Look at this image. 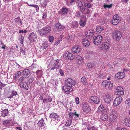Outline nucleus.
Segmentation results:
<instances>
[{"label":"nucleus","instance_id":"1","mask_svg":"<svg viewBox=\"0 0 130 130\" xmlns=\"http://www.w3.org/2000/svg\"><path fill=\"white\" fill-rule=\"evenodd\" d=\"M59 60L58 59L56 60L54 64H52L50 63L47 67L48 70H50L53 71L54 69H58L59 68V66L58 65Z\"/></svg>","mask_w":130,"mask_h":130},{"label":"nucleus","instance_id":"39","mask_svg":"<svg viewBox=\"0 0 130 130\" xmlns=\"http://www.w3.org/2000/svg\"><path fill=\"white\" fill-rule=\"evenodd\" d=\"M68 11V9L67 8H63L62 9V12L63 14H67Z\"/></svg>","mask_w":130,"mask_h":130},{"label":"nucleus","instance_id":"41","mask_svg":"<svg viewBox=\"0 0 130 130\" xmlns=\"http://www.w3.org/2000/svg\"><path fill=\"white\" fill-rule=\"evenodd\" d=\"M65 127L66 126H64L63 124H61L59 126L57 129L58 130H65Z\"/></svg>","mask_w":130,"mask_h":130},{"label":"nucleus","instance_id":"2","mask_svg":"<svg viewBox=\"0 0 130 130\" xmlns=\"http://www.w3.org/2000/svg\"><path fill=\"white\" fill-rule=\"evenodd\" d=\"M121 21L120 17L119 15L116 14L113 17V19L111 21V23L114 25L118 24Z\"/></svg>","mask_w":130,"mask_h":130},{"label":"nucleus","instance_id":"44","mask_svg":"<svg viewBox=\"0 0 130 130\" xmlns=\"http://www.w3.org/2000/svg\"><path fill=\"white\" fill-rule=\"evenodd\" d=\"M84 6L88 8H90L91 7V4L88 3H85L84 4Z\"/></svg>","mask_w":130,"mask_h":130},{"label":"nucleus","instance_id":"16","mask_svg":"<svg viewBox=\"0 0 130 130\" xmlns=\"http://www.w3.org/2000/svg\"><path fill=\"white\" fill-rule=\"evenodd\" d=\"M50 117L52 120L57 122H58L59 121L58 119V116L56 113L54 112H52L50 114Z\"/></svg>","mask_w":130,"mask_h":130},{"label":"nucleus","instance_id":"32","mask_svg":"<svg viewBox=\"0 0 130 130\" xmlns=\"http://www.w3.org/2000/svg\"><path fill=\"white\" fill-rule=\"evenodd\" d=\"M2 116L3 117H5L8 114V109H5L2 111Z\"/></svg>","mask_w":130,"mask_h":130},{"label":"nucleus","instance_id":"54","mask_svg":"<svg viewBox=\"0 0 130 130\" xmlns=\"http://www.w3.org/2000/svg\"><path fill=\"white\" fill-rule=\"evenodd\" d=\"M75 101L76 104H78L79 103V99L77 97L75 99Z\"/></svg>","mask_w":130,"mask_h":130},{"label":"nucleus","instance_id":"10","mask_svg":"<svg viewBox=\"0 0 130 130\" xmlns=\"http://www.w3.org/2000/svg\"><path fill=\"white\" fill-rule=\"evenodd\" d=\"M88 101L89 102H91L92 101H93L95 104H98L100 102V100L98 97L93 96L91 97Z\"/></svg>","mask_w":130,"mask_h":130},{"label":"nucleus","instance_id":"58","mask_svg":"<svg viewBox=\"0 0 130 130\" xmlns=\"http://www.w3.org/2000/svg\"><path fill=\"white\" fill-rule=\"evenodd\" d=\"M127 59L125 57H123L122 58L121 60L122 61L123 63L125 62L127 60Z\"/></svg>","mask_w":130,"mask_h":130},{"label":"nucleus","instance_id":"11","mask_svg":"<svg viewBox=\"0 0 130 130\" xmlns=\"http://www.w3.org/2000/svg\"><path fill=\"white\" fill-rule=\"evenodd\" d=\"M63 90L67 94H69L70 92L73 90V89L72 87H70L67 85L64 86L62 88Z\"/></svg>","mask_w":130,"mask_h":130},{"label":"nucleus","instance_id":"31","mask_svg":"<svg viewBox=\"0 0 130 130\" xmlns=\"http://www.w3.org/2000/svg\"><path fill=\"white\" fill-rule=\"evenodd\" d=\"M45 124V122L44 121V120L42 118L40 120L38 123V125L40 127H42V126H44Z\"/></svg>","mask_w":130,"mask_h":130},{"label":"nucleus","instance_id":"36","mask_svg":"<svg viewBox=\"0 0 130 130\" xmlns=\"http://www.w3.org/2000/svg\"><path fill=\"white\" fill-rule=\"evenodd\" d=\"M82 83L84 85H86L87 84L86 78L85 77H82L81 79Z\"/></svg>","mask_w":130,"mask_h":130},{"label":"nucleus","instance_id":"47","mask_svg":"<svg viewBox=\"0 0 130 130\" xmlns=\"http://www.w3.org/2000/svg\"><path fill=\"white\" fill-rule=\"evenodd\" d=\"M117 94L119 95H123L124 94V92L123 91V89L119 91H117Z\"/></svg>","mask_w":130,"mask_h":130},{"label":"nucleus","instance_id":"50","mask_svg":"<svg viewBox=\"0 0 130 130\" xmlns=\"http://www.w3.org/2000/svg\"><path fill=\"white\" fill-rule=\"evenodd\" d=\"M54 37L52 36H49V41L50 42H52L54 40Z\"/></svg>","mask_w":130,"mask_h":130},{"label":"nucleus","instance_id":"62","mask_svg":"<svg viewBox=\"0 0 130 130\" xmlns=\"http://www.w3.org/2000/svg\"><path fill=\"white\" fill-rule=\"evenodd\" d=\"M126 104H127L128 106H130V102L127 100L125 101Z\"/></svg>","mask_w":130,"mask_h":130},{"label":"nucleus","instance_id":"19","mask_svg":"<svg viewBox=\"0 0 130 130\" xmlns=\"http://www.w3.org/2000/svg\"><path fill=\"white\" fill-rule=\"evenodd\" d=\"M104 100L106 103L109 104L112 100V98L110 97V95L107 94L105 96Z\"/></svg>","mask_w":130,"mask_h":130},{"label":"nucleus","instance_id":"27","mask_svg":"<svg viewBox=\"0 0 130 130\" xmlns=\"http://www.w3.org/2000/svg\"><path fill=\"white\" fill-rule=\"evenodd\" d=\"M124 123L125 125L130 127V118H125Z\"/></svg>","mask_w":130,"mask_h":130},{"label":"nucleus","instance_id":"37","mask_svg":"<svg viewBox=\"0 0 130 130\" xmlns=\"http://www.w3.org/2000/svg\"><path fill=\"white\" fill-rule=\"evenodd\" d=\"M22 74V73L20 71H18L17 73H16L15 75L14 76V79H16L18 78V77L21 75Z\"/></svg>","mask_w":130,"mask_h":130},{"label":"nucleus","instance_id":"15","mask_svg":"<svg viewBox=\"0 0 130 130\" xmlns=\"http://www.w3.org/2000/svg\"><path fill=\"white\" fill-rule=\"evenodd\" d=\"M122 98L121 96H119L116 98L114 100L113 104L115 106H117L121 102Z\"/></svg>","mask_w":130,"mask_h":130},{"label":"nucleus","instance_id":"45","mask_svg":"<svg viewBox=\"0 0 130 130\" xmlns=\"http://www.w3.org/2000/svg\"><path fill=\"white\" fill-rule=\"evenodd\" d=\"M10 122V121L9 120H4L3 122V125L6 126L9 124Z\"/></svg>","mask_w":130,"mask_h":130},{"label":"nucleus","instance_id":"24","mask_svg":"<svg viewBox=\"0 0 130 130\" xmlns=\"http://www.w3.org/2000/svg\"><path fill=\"white\" fill-rule=\"evenodd\" d=\"M17 92L16 91L13 90L9 93V95L7 97L8 98H11L14 96L17 95Z\"/></svg>","mask_w":130,"mask_h":130},{"label":"nucleus","instance_id":"3","mask_svg":"<svg viewBox=\"0 0 130 130\" xmlns=\"http://www.w3.org/2000/svg\"><path fill=\"white\" fill-rule=\"evenodd\" d=\"M51 30V28L50 26L45 27L39 30L41 36L45 35L49 33Z\"/></svg>","mask_w":130,"mask_h":130},{"label":"nucleus","instance_id":"6","mask_svg":"<svg viewBox=\"0 0 130 130\" xmlns=\"http://www.w3.org/2000/svg\"><path fill=\"white\" fill-rule=\"evenodd\" d=\"M102 39V36L100 35H99L93 37V41L96 45H98L101 43Z\"/></svg>","mask_w":130,"mask_h":130},{"label":"nucleus","instance_id":"17","mask_svg":"<svg viewBox=\"0 0 130 130\" xmlns=\"http://www.w3.org/2000/svg\"><path fill=\"white\" fill-rule=\"evenodd\" d=\"M125 76V73L124 72H119L115 75L116 77L119 79L123 78Z\"/></svg>","mask_w":130,"mask_h":130},{"label":"nucleus","instance_id":"35","mask_svg":"<svg viewBox=\"0 0 130 130\" xmlns=\"http://www.w3.org/2000/svg\"><path fill=\"white\" fill-rule=\"evenodd\" d=\"M86 19L84 20H83V19H81L79 22V24L80 26H84L86 24Z\"/></svg>","mask_w":130,"mask_h":130},{"label":"nucleus","instance_id":"28","mask_svg":"<svg viewBox=\"0 0 130 130\" xmlns=\"http://www.w3.org/2000/svg\"><path fill=\"white\" fill-rule=\"evenodd\" d=\"M56 27L59 30H61L64 28V27L61 25L59 23H58L56 24Z\"/></svg>","mask_w":130,"mask_h":130},{"label":"nucleus","instance_id":"18","mask_svg":"<svg viewBox=\"0 0 130 130\" xmlns=\"http://www.w3.org/2000/svg\"><path fill=\"white\" fill-rule=\"evenodd\" d=\"M82 109L84 111L87 113L89 112L90 110V109L89 108L88 105L86 103H85L83 104Z\"/></svg>","mask_w":130,"mask_h":130},{"label":"nucleus","instance_id":"13","mask_svg":"<svg viewBox=\"0 0 130 130\" xmlns=\"http://www.w3.org/2000/svg\"><path fill=\"white\" fill-rule=\"evenodd\" d=\"M63 56L66 58H68L70 60H73L74 58V57L73 54L69 52H66L64 54Z\"/></svg>","mask_w":130,"mask_h":130},{"label":"nucleus","instance_id":"60","mask_svg":"<svg viewBox=\"0 0 130 130\" xmlns=\"http://www.w3.org/2000/svg\"><path fill=\"white\" fill-rule=\"evenodd\" d=\"M116 130H127V129L123 127V128H122L121 129H120V128L119 127H117L116 128Z\"/></svg>","mask_w":130,"mask_h":130},{"label":"nucleus","instance_id":"46","mask_svg":"<svg viewBox=\"0 0 130 130\" xmlns=\"http://www.w3.org/2000/svg\"><path fill=\"white\" fill-rule=\"evenodd\" d=\"M69 2L70 5H74L75 3L76 2V0H69Z\"/></svg>","mask_w":130,"mask_h":130},{"label":"nucleus","instance_id":"14","mask_svg":"<svg viewBox=\"0 0 130 130\" xmlns=\"http://www.w3.org/2000/svg\"><path fill=\"white\" fill-rule=\"evenodd\" d=\"M94 32L92 30H88L86 33L85 35L86 37L88 38H92L94 35Z\"/></svg>","mask_w":130,"mask_h":130},{"label":"nucleus","instance_id":"21","mask_svg":"<svg viewBox=\"0 0 130 130\" xmlns=\"http://www.w3.org/2000/svg\"><path fill=\"white\" fill-rule=\"evenodd\" d=\"M29 74L30 72L29 70L25 69L23 70V75L24 77L27 78L29 76Z\"/></svg>","mask_w":130,"mask_h":130},{"label":"nucleus","instance_id":"5","mask_svg":"<svg viewBox=\"0 0 130 130\" xmlns=\"http://www.w3.org/2000/svg\"><path fill=\"white\" fill-rule=\"evenodd\" d=\"M102 85L103 87H105L107 89H111L113 86V83L109 81L108 82L106 81H103L102 82Z\"/></svg>","mask_w":130,"mask_h":130},{"label":"nucleus","instance_id":"59","mask_svg":"<svg viewBox=\"0 0 130 130\" xmlns=\"http://www.w3.org/2000/svg\"><path fill=\"white\" fill-rule=\"evenodd\" d=\"M26 32L27 31L26 30H19V33H26Z\"/></svg>","mask_w":130,"mask_h":130},{"label":"nucleus","instance_id":"53","mask_svg":"<svg viewBox=\"0 0 130 130\" xmlns=\"http://www.w3.org/2000/svg\"><path fill=\"white\" fill-rule=\"evenodd\" d=\"M24 37L23 36H21L19 38V40L20 41V43L21 44H22L23 42V39Z\"/></svg>","mask_w":130,"mask_h":130},{"label":"nucleus","instance_id":"43","mask_svg":"<svg viewBox=\"0 0 130 130\" xmlns=\"http://www.w3.org/2000/svg\"><path fill=\"white\" fill-rule=\"evenodd\" d=\"M48 46V44L47 42H45L43 43L42 44V47L43 49H45L47 48Z\"/></svg>","mask_w":130,"mask_h":130},{"label":"nucleus","instance_id":"55","mask_svg":"<svg viewBox=\"0 0 130 130\" xmlns=\"http://www.w3.org/2000/svg\"><path fill=\"white\" fill-rule=\"evenodd\" d=\"M5 85V84H3L0 81V89H2L3 87H4Z\"/></svg>","mask_w":130,"mask_h":130},{"label":"nucleus","instance_id":"29","mask_svg":"<svg viewBox=\"0 0 130 130\" xmlns=\"http://www.w3.org/2000/svg\"><path fill=\"white\" fill-rule=\"evenodd\" d=\"M75 15L76 17H77L80 19H83L84 17V15H83L79 11H77L76 12L75 14Z\"/></svg>","mask_w":130,"mask_h":130},{"label":"nucleus","instance_id":"23","mask_svg":"<svg viewBox=\"0 0 130 130\" xmlns=\"http://www.w3.org/2000/svg\"><path fill=\"white\" fill-rule=\"evenodd\" d=\"M104 28L103 26H98L96 28V32L98 34H100L104 30Z\"/></svg>","mask_w":130,"mask_h":130},{"label":"nucleus","instance_id":"26","mask_svg":"<svg viewBox=\"0 0 130 130\" xmlns=\"http://www.w3.org/2000/svg\"><path fill=\"white\" fill-rule=\"evenodd\" d=\"M82 43L83 45L87 47L89 45V41L87 39H85L83 40Z\"/></svg>","mask_w":130,"mask_h":130},{"label":"nucleus","instance_id":"34","mask_svg":"<svg viewBox=\"0 0 130 130\" xmlns=\"http://www.w3.org/2000/svg\"><path fill=\"white\" fill-rule=\"evenodd\" d=\"M78 23L76 21H74L72 23L71 26L72 27L75 28L78 27Z\"/></svg>","mask_w":130,"mask_h":130},{"label":"nucleus","instance_id":"63","mask_svg":"<svg viewBox=\"0 0 130 130\" xmlns=\"http://www.w3.org/2000/svg\"><path fill=\"white\" fill-rule=\"evenodd\" d=\"M59 72L60 75L61 76H63L64 75V73L62 70L61 69H60L59 70Z\"/></svg>","mask_w":130,"mask_h":130},{"label":"nucleus","instance_id":"25","mask_svg":"<svg viewBox=\"0 0 130 130\" xmlns=\"http://www.w3.org/2000/svg\"><path fill=\"white\" fill-rule=\"evenodd\" d=\"M20 86L22 89H25L27 90L28 88V86L27 84L25 83H22L20 84Z\"/></svg>","mask_w":130,"mask_h":130},{"label":"nucleus","instance_id":"20","mask_svg":"<svg viewBox=\"0 0 130 130\" xmlns=\"http://www.w3.org/2000/svg\"><path fill=\"white\" fill-rule=\"evenodd\" d=\"M72 52L74 54L78 53L80 51V48L78 46H74L72 49Z\"/></svg>","mask_w":130,"mask_h":130},{"label":"nucleus","instance_id":"61","mask_svg":"<svg viewBox=\"0 0 130 130\" xmlns=\"http://www.w3.org/2000/svg\"><path fill=\"white\" fill-rule=\"evenodd\" d=\"M47 100L48 102H51L52 99L50 96H49L48 97V99Z\"/></svg>","mask_w":130,"mask_h":130},{"label":"nucleus","instance_id":"8","mask_svg":"<svg viewBox=\"0 0 130 130\" xmlns=\"http://www.w3.org/2000/svg\"><path fill=\"white\" fill-rule=\"evenodd\" d=\"M122 36L121 32L119 31H116L113 34V38L117 40H119Z\"/></svg>","mask_w":130,"mask_h":130},{"label":"nucleus","instance_id":"51","mask_svg":"<svg viewBox=\"0 0 130 130\" xmlns=\"http://www.w3.org/2000/svg\"><path fill=\"white\" fill-rule=\"evenodd\" d=\"M75 114H74V115L75 116L74 118H75V120H77L79 117V115L76 113V112H75Z\"/></svg>","mask_w":130,"mask_h":130},{"label":"nucleus","instance_id":"9","mask_svg":"<svg viewBox=\"0 0 130 130\" xmlns=\"http://www.w3.org/2000/svg\"><path fill=\"white\" fill-rule=\"evenodd\" d=\"M67 85L70 87H72L75 85V82L71 78H68L65 81Z\"/></svg>","mask_w":130,"mask_h":130},{"label":"nucleus","instance_id":"42","mask_svg":"<svg viewBox=\"0 0 130 130\" xmlns=\"http://www.w3.org/2000/svg\"><path fill=\"white\" fill-rule=\"evenodd\" d=\"M87 67L89 68H91L93 67H94V65L93 63H89L87 64Z\"/></svg>","mask_w":130,"mask_h":130},{"label":"nucleus","instance_id":"40","mask_svg":"<svg viewBox=\"0 0 130 130\" xmlns=\"http://www.w3.org/2000/svg\"><path fill=\"white\" fill-rule=\"evenodd\" d=\"M71 123L72 120H67L66 122L65 125V126H66H66H69L71 125Z\"/></svg>","mask_w":130,"mask_h":130},{"label":"nucleus","instance_id":"52","mask_svg":"<svg viewBox=\"0 0 130 130\" xmlns=\"http://www.w3.org/2000/svg\"><path fill=\"white\" fill-rule=\"evenodd\" d=\"M116 89L117 91H119L123 89L120 86L116 87Z\"/></svg>","mask_w":130,"mask_h":130},{"label":"nucleus","instance_id":"33","mask_svg":"<svg viewBox=\"0 0 130 130\" xmlns=\"http://www.w3.org/2000/svg\"><path fill=\"white\" fill-rule=\"evenodd\" d=\"M15 23L21 25L22 24V22L21 19L19 17L17 18L14 19Z\"/></svg>","mask_w":130,"mask_h":130},{"label":"nucleus","instance_id":"12","mask_svg":"<svg viewBox=\"0 0 130 130\" xmlns=\"http://www.w3.org/2000/svg\"><path fill=\"white\" fill-rule=\"evenodd\" d=\"M102 48L105 50L108 51L109 49V41H105L102 44Z\"/></svg>","mask_w":130,"mask_h":130},{"label":"nucleus","instance_id":"49","mask_svg":"<svg viewBox=\"0 0 130 130\" xmlns=\"http://www.w3.org/2000/svg\"><path fill=\"white\" fill-rule=\"evenodd\" d=\"M25 77H24L23 76L21 77L18 79V82L19 83H21L24 80V79Z\"/></svg>","mask_w":130,"mask_h":130},{"label":"nucleus","instance_id":"56","mask_svg":"<svg viewBox=\"0 0 130 130\" xmlns=\"http://www.w3.org/2000/svg\"><path fill=\"white\" fill-rule=\"evenodd\" d=\"M75 112H70L69 113V115L71 117H73L74 116V115Z\"/></svg>","mask_w":130,"mask_h":130},{"label":"nucleus","instance_id":"38","mask_svg":"<svg viewBox=\"0 0 130 130\" xmlns=\"http://www.w3.org/2000/svg\"><path fill=\"white\" fill-rule=\"evenodd\" d=\"M41 68H40V70H38L36 72V73L37 76L38 77H41L42 75V71L41 70Z\"/></svg>","mask_w":130,"mask_h":130},{"label":"nucleus","instance_id":"48","mask_svg":"<svg viewBox=\"0 0 130 130\" xmlns=\"http://www.w3.org/2000/svg\"><path fill=\"white\" fill-rule=\"evenodd\" d=\"M112 5V4L110 5L105 4L104 6V7L105 8H110L111 7Z\"/></svg>","mask_w":130,"mask_h":130},{"label":"nucleus","instance_id":"7","mask_svg":"<svg viewBox=\"0 0 130 130\" xmlns=\"http://www.w3.org/2000/svg\"><path fill=\"white\" fill-rule=\"evenodd\" d=\"M117 114L115 111H113L111 113L109 117L110 121L112 122H115L117 120Z\"/></svg>","mask_w":130,"mask_h":130},{"label":"nucleus","instance_id":"30","mask_svg":"<svg viewBox=\"0 0 130 130\" xmlns=\"http://www.w3.org/2000/svg\"><path fill=\"white\" fill-rule=\"evenodd\" d=\"M100 118L102 120H106L108 119L107 115L106 113H102L101 116Z\"/></svg>","mask_w":130,"mask_h":130},{"label":"nucleus","instance_id":"22","mask_svg":"<svg viewBox=\"0 0 130 130\" xmlns=\"http://www.w3.org/2000/svg\"><path fill=\"white\" fill-rule=\"evenodd\" d=\"M76 59L77 62L79 64L82 63L84 62V60L83 58L81 56L78 55L76 56Z\"/></svg>","mask_w":130,"mask_h":130},{"label":"nucleus","instance_id":"57","mask_svg":"<svg viewBox=\"0 0 130 130\" xmlns=\"http://www.w3.org/2000/svg\"><path fill=\"white\" fill-rule=\"evenodd\" d=\"M33 7H34L37 11L39 10V7L37 5H33Z\"/></svg>","mask_w":130,"mask_h":130},{"label":"nucleus","instance_id":"64","mask_svg":"<svg viewBox=\"0 0 130 130\" xmlns=\"http://www.w3.org/2000/svg\"><path fill=\"white\" fill-rule=\"evenodd\" d=\"M91 128L92 130H98L97 128L96 127L94 126H92L91 127Z\"/></svg>","mask_w":130,"mask_h":130},{"label":"nucleus","instance_id":"4","mask_svg":"<svg viewBox=\"0 0 130 130\" xmlns=\"http://www.w3.org/2000/svg\"><path fill=\"white\" fill-rule=\"evenodd\" d=\"M77 7L79 10L83 13L86 10V8L83 6V2L79 0H77L76 2Z\"/></svg>","mask_w":130,"mask_h":130}]
</instances>
